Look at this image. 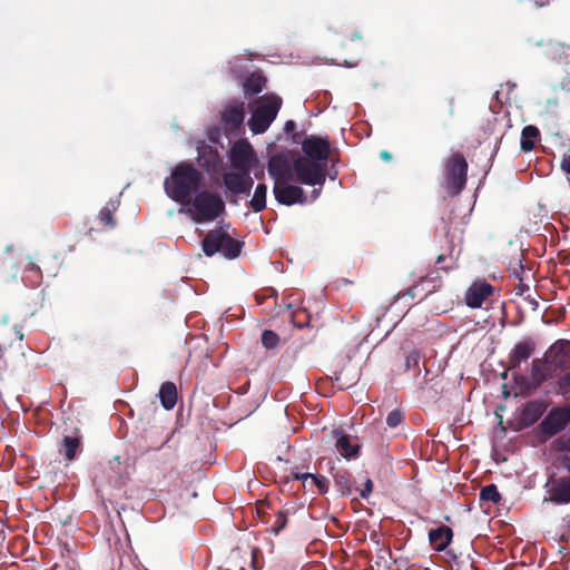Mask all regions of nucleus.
Returning a JSON list of instances; mask_svg holds the SVG:
<instances>
[{"instance_id": "nucleus-1", "label": "nucleus", "mask_w": 570, "mask_h": 570, "mask_svg": "<svg viewBox=\"0 0 570 570\" xmlns=\"http://www.w3.org/2000/svg\"><path fill=\"white\" fill-rule=\"evenodd\" d=\"M202 174L189 164L178 165L165 180V191L173 200L183 206L189 204L190 195L200 184Z\"/></svg>"}, {"instance_id": "nucleus-2", "label": "nucleus", "mask_w": 570, "mask_h": 570, "mask_svg": "<svg viewBox=\"0 0 570 570\" xmlns=\"http://www.w3.org/2000/svg\"><path fill=\"white\" fill-rule=\"evenodd\" d=\"M225 204L223 199L210 191L197 193L189 204L180 208V213H186L198 224L213 222L223 213Z\"/></svg>"}, {"instance_id": "nucleus-3", "label": "nucleus", "mask_w": 570, "mask_h": 570, "mask_svg": "<svg viewBox=\"0 0 570 570\" xmlns=\"http://www.w3.org/2000/svg\"><path fill=\"white\" fill-rule=\"evenodd\" d=\"M282 107V99L276 95H264L253 104L248 126L254 134L265 132L276 118Z\"/></svg>"}, {"instance_id": "nucleus-4", "label": "nucleus", "mask_w": 570, "mask_h": 570, "mask_svg": "<svg viewBox=\"0 0 570 570\" xmlns=\"http://www.w3.org/2000/svg\"><path fill=\"white\" fill-rule=\"evenodd\" d=\"M242 244L230 237L224 229L210 230L203 239V250L207 256L222 253L227 258L239 255Z\"/></svg>"}, {"instance_id": "nucleus-5", "label": "nucleus", "mask_w": 570, "mask_h": 570, "mask_svg": "<svg viewBox=\"0 0 570 570\" xmlns=\"http://www.w3.org/2000/svg\"><path fill=\"white\" fill-rule=\"evenodd\" d=\"M293 169L296 178L309 186H323L326 178V165L315 159L298 157L293 163Z\"/></svg>"}, {"instance_id": "nucleus-6", "label": "nucleus", "mask_w": 570, "mask_h": 570, "mask_svg": "<svg viewBox=\"0 0 570 570\" xmlns=\"http://www.w3.org/2000/svg\"><path fill=\"white\" fill-rule=\"evenodd\" d=\"M233 168L239 171H250L257 158L252 145L246 140L236 141L229 151Z\"/></svg>"}, {"instance_id": "nucleus-7", "label": "nucleus", "mask_w": 570, "mask_h": 570, "mask_svg": "<svg viewBox=\"0 0 570 570\" xmlns=\"http://www.w3.org/2000/svg\"><path fill=\"white\" fill-rule=\"evenodd\" d=\"M468 164L461 154H453L445 165L448 185L455 191L461 190L466 180Z\"/></svg>"}, {"instance_id": "nucleus-8", "label": "nucleus", "mask_w": 570, "mask_h": 570, "mask_svg": "<svg viewBox=\"0 0 570 570\" xmlns=\"http://www.w3.org/2000/svg\"><path fill=\"white\" fill-rule=\"evenodd\" d=\"M336 452L346 460L358 456L361 444L356 436L347 434L344 430L336 429L332 432Z\"/></svg>"}, {"instance_id": "nucleus-9", "label": "nucleus", "mask_w": 570, "mask_h": 570, "mask_svg": "<svg viewBox=\"0 0 570 570\" xmlns=\"http://www.w3.org/2000/svg\"><path fill=\"white\" fill-rule=\"evenodd\" d=\"M224 185L234 195H249L253 179L250 171H228L223 176Z\"/></svg>"}, {"instance_id": "nucleus-10", "label": "nucleus", "mask_w": 570, "mask_h": 570, "mask_svg": "<svg viewBox=\"0 0 570 570\" xmlns=\"http://www.w3.org/2000/svg\"><path fill=\"white\" fill-rule=\"evenodd\" d=\"M494 287L485 281L473 282L464 294V302L471 308H480L493 294Z\"/></svg>"}, {"instance_id": "nucleus-11", "label": "nucleus", "mask_w": 570, "mask_h": 570, "mask_svg": "<svg viewBox=\"0 0 570 570\" xmlns=\"http://www.w3.org/2000/svg\"><path fill=\"white\" fill-rule=\"evenodd\" d=\"M570 422V410L566 407H554L541 422L542 431L548 435H554L562 431Z\"/></svg>"}, {"instance_id": "nucleus-12", "label": "nucleus", "mask_w": 570, "mask_h": 570, "mask_svg": "<svg viewBox=\"0 0 570 570\" xmlns=\"http://www.w3.org/2000/svg\"><path fill=\"white\" fill-rule=\"evenodd\" d=\"M304 158L315 159L326 165L330 155V144L326 139L311 136L302 142Z\"/></svg>"}, {"instance_id": "nucleus-13", "label": "nucleus", "mask_w": 570, "mask_h": 570, "mask_svg": "<svg viewBox=\"0 0 570 570\" xmlns=\"http://www.w3.org/2000/svg\"><path fill=\"white\" fill-rule=\"evenodd\" d=\"M293 171V166L285 156L276 155L268 161V174L275 180V184L289 181Z\"/></svg>"}, {"instance_id": "nucleus-14", "label": "nucleus", "mask_w": 570, "mask_h": 570, "mask_svg": "<svg viewBox=\"0 0 570 570\" xmlns=\"http://www.w3.org/2000/svg\"><path fill=\"white\" fill-rule=\"evenodd\" d=\"M549 498L547 500L556 504L570 503V473L559 476L551 481L548 489Z\"/></svg>"}, {"instance_id": "nucleus-15", "label": "nucleus", "mask_w": 570, "mask_h": 570, "mask_svg": "<svg viewBox=\"0 0 570 570\" xmlns=\"http://www.w3.org/2000/svg\"><path fill=\"white\" fill-rule=\"evenodd\" d=\"M273 191L276 200L284 205L305 202L304 191L298 186L287 185V183L274 184Z\"/></svg>"}, {"instance_id": "nucleus-16", "label": "nucleus", "mask_w": 570, "mask_h": 570, "mask_svg": "<svg viewBox=\"0 0 570 570\" xmlns=\"http://www.w3.org/2000/svg\"><path fill=\"white\" fill-rule=\"evenodd\" d=\"M546 357L554 366H570V343L564 341L554 343L547 352Z\"/></svg>"}, {"instance_id": "nucleus-17", "label": "nucleus", "mask_w": 570, "mask_h": 570, "mask_svg": "<svg viewBox=\"0 0 570 570\" xmlns=\"http://www.w3.org/2000/svg\"><path fill=\"white\" fill-rule=\"evenodd\" d=\"M534 350L535 342L532 338H524L517 343L509 356L511 367H518L522 362L528 361Z\"/></svg>"}, {"instance_id": "nucleus-18", "label": "nucleus", "mask_w": 570, "mask_h": 570, "mask_svg": "<svg viewBox=\"0 0 570 570\" xmlns=\"http://www.w3.org/2000/svg\"><path fill=\"white\" fill-rule=\"evenodd\" d=\"M294 479L301 480L305 488L312 489L315 487L318 493H326L328 490V481L323 475L312 473H294Z\"/></svg>"}, {"instance_id": "nucleus-19", "label": "nucleus", "mask_w": 570, "mask_h": 570, "mask_svg": "<svg viewBox=\"0 0 570 570\" xmlns=\"http://www.w3.org/2000/svg\"><path fill=\"white\" fill-rule=\"evenodd\" d=\"M429 539L436 551H443L452 540V530L448 527H439L430 531Z\"/></svg>"}, {"instance_id": "nucleus-20", "label": "nucleus", "mask_w": 570, "mask_h": 570, "mask_svg": "<svg viewBox=\"0 0 570 570\" xmlns=\"http://www.w3.org/2000/svg\"><path fill=\"white\" fill-rule=\"evenodd\" d=\"M244 104L228 105L223 111V120L233 127H238L244 120Z\"/></svg>"}, {"instance_id": "nucleus-21", "label": "nucleus", "mask_w": 570, "mask_h": 570, "mask_svg": "<svg viewBox=\"0 0 570 570\" xmlns=\"http://www.w3.org/2000/svg\"><path fill=\"white\" fill-rule=\"evenodd\" d=\"M158 395H159L161 405L166 410H171L175 407V405L177 403V389L173 382L163 383Z\"/></svg>"}, {"instance_id": "nucleus-22", "label": "nucleus", "mask_w": 570, "mask_h": 570, "mask_svg": "<svg viewBox=\"0 0 570 570\" xmlns=\"http://www.w3.org/2000/svg\"><path fill=\"white\" fill-rule=\"evenodd\" d=\"M539 136L540 132L535 126H525L521 132V149L523 151H531L534 148Z\"/></svg>"}, {"instance_id": "nucleus-23", "label": "nucleus", "mask_w": 570, "mask_h": 570, "mask_svg": "<svg viewBox=\"0 0 570 570\" xmlns=\"http://www.w3.org/2000/svg\"><path fill=\"white\" fill-rule=\"evenodd\" d=\"M547 404L543 401L528 402L523 410V415L530 422H535L546 411Z\"/></svg>"}, {"instance_id": "nucleus-24", "label": "nucleus", "mask_w": 570, "mask_h": 570, "mask_svg": "<svg viewBox=\"0 0 570 570\" xmlns=\"http://www.w3.org/2000/svg\"><path fill=\"white\" fill-rule=\"evenodd\" d=\"M266 193L267 187L264 184H258L255 188L254 195L250 199V207L254 212H262L266 207Z\"/></svg>"}, {"instance_id": "nucleus-25", "label": "nucleus", "mask_w": 570, "mask_h": 570, "mask_svg": "<svg viewBox=\"0 0 570 570\" xmlns=\"http://www.w3.org/2000/svg\"><path fill=\"white\" fill-rule=\"evenodd\" d=\"M546 368H544V362L535 358L532 361L531 364V373L530 379L534 387L540 386L546 381Z\"/></svg>"}, {"instance_id": "nucleus-26", "label": "nucleus", "mask_w": 570, "mask_h": 570, "mask_svg": "<svg viewBox=\"0 0 570 570\" xmlns=\"http://www.w3.org/2000/svg\"><path fill=\"white\" fill-rule=\"evenodd\" d=\"M264 86L265 78L261 75L253 73L246 79L244 83V91L246 95H255L261 92Z\"/></svg>"}, {"instance_id": "nucleus-27", "label": "nucleus", "mask_w": 570, "mask_h": 570, "mask_svg": "<svg viewBox=\"0 0 570 570\" xmlns=\"http://www.w3.org/2000/svg\"><path fill=\"white\" fill-rule=\"evenodd\" d=\"M559 449L566 454L562 456L561 464L567 470L568 473H570V434L569 435H562L558 440Z\"/></svg>"}, {"instance_id": "nucleus-28", "label": "nucleus", "mask_w": 570, "mask_h": 570, "mask_svg": "<svg viewBox=\"0 0 570 570\" xmlns=\"http://www.w3.org/2000/svg\"><path fill=\"white\" fill-rule=\"evenodd\" d=\"M480 499L483 501H490L492 503H499L501 494L494 484L485 485L481 489Z\"/></svg>"}, {"instance_id": "nucleus-29", "label": "nucleus", "mask_w": 570, "mask_h": 570, "mask_svg": "<svg viewBox=\"0 0 570 570\" xmlns=\"http://www.w3.org/2000/svg\"><path fill=\"white\" fill-rule=\"evenodd\" d=\"M79 445H80V442L77 438H71V436L63 438L65 454L69 461L75 459Z\"/></svg>"}, {"instance_id": "nucleus-30", "label": "nucleus", "mask_w": 570, "mask_h": 570, "mask_svg": "<svg viewBox=\"0 0 570 570\" xmlns=\"http://www.w3.org/2000/svg\"><path fill=\"white\" fill-rule=\"evenodd\" d=\"M279 342L278 335L273 331H264L262 334V343L266 348H274Z\"/></svg>"}, {"instance_id": "nucleus-31", "label": "nucleus", "mask_w": 570, "mask_h": 570, "mask_svg": "<svg viewBox=\"0 0 570 570\" xmlns=\"http://www.w3.org/2000/svg\"><path fill=\"white\" fill-rule=\"evenodd\" d=\"M404 421V414L400 410H393L386 417V424L391 429H395L401 425Z\"/></svg>"}, {"instance_id": "nucleus-32", "label": "nucleus", "mask_w": 570, "mask_h": 570, "mask_svg": "<svg viewBox=\"0 0 570 570\" xmlns=\"http://www.w3.org/2000/svg\"><path fill=\"white\" fill-rule=\"evenodd\" d=\"M558 389L562 394L570 393V371L559 379Z\"/></svg>"}, {"instance_id": "nucleus-33", "label": "nucleus", "mask_w": 570, "mask_h": 570, "mask_svg": "<svg viewBox=\"0 0 570 570\" xmlns=\"http://www.w3.org/2000/svg\"><path fill=\"white\" fill-rule=\"evenodd\" d=\"M100 220L107 225H114L111 212L108 208H104L100 212Z\"/></svg>"}, {"instance_id": "nucleus-34", "label": "nucleus", "mask_w": 570, "mask_h": 570, "mask_svg": "<svg viewBox=\"0 0 570 570\" xmlns=\"http://www.w3.org/2000/svg\"><path fill=\"white\" fill-rule=\"evenodd\" d=\"M372 489H373V483H372L371 480H367L366 483H365V489L361 492V495L363 498L368 497V494L371 493Z\"/></svg>"}, {"instance_id": "nucleus-35", "label": "nucleus", "mask_w": 570, "mask_h": 570, "mask_svg": "<svg viewBox=\"0 0 570 570\" xmlns=\"http://www.w3.org/2000/svg\"><path fill=\"white\" fill-rule=\"evenodd\" d=\"M294 126H295L294 121L288 120V121L286 122V125H285V129L288 131V130L293 129V128H294Z\"/></svg>"}, {"instance_id": "nucleus-36", "label": "nucleus", "mask_w": 570, "mask_h": 570, "mask_svg": "<svg viewBox=\"0 0 570 570\" xmlns=\"http://www.w3.org/2000/svg\"><path fill=\"white\" fill-rule=\"evenodd\" d=\"M381 157H382L384 160H390V159H391V155H390L387 151H382V153H381Z\"/></svg>"}, {"instance_id": "nucleus-37", "label": "nucleus", "mask_w": 570, "mask_h": 570, "mask_svg": "<svg viewBox=\"0 0 570 570\" xmlns=\"http://www.w3.org/2000/svg\"><path fill=\"white\" fill-rule=\"evenodd\" d=\"M321 189H314L313 191V199H315L320 195Z\"/></svg>"}]
</instances>
